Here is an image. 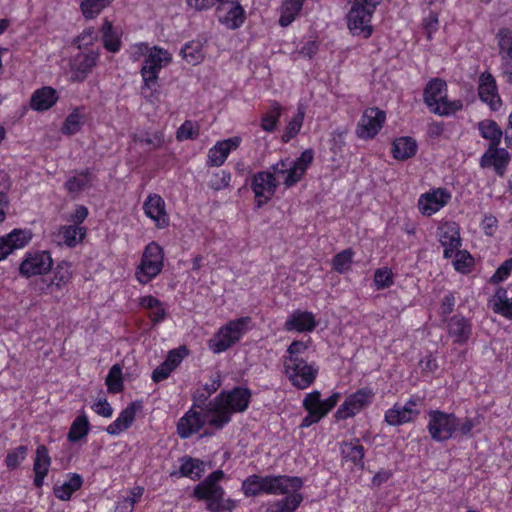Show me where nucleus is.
I'll use <instances>...</instances> for the list:
<instances>
[{
	"mask_svg": "<svg viewBox=\"0 0 512 512\" xmlns=\"http://www.w3.org/2000/svg\"><path fill=\"white\" fill-rule=\"evenodd\" d=\"M478 95L481 101L486 103L491 110L497 111L502 101L498 93V87L493 75L487 71L479 76Z\"/></svg>",
	"mask_w": 512,
	"mask_h": 512,
	"instance_id": "b1692460",
	"label": "nucleus"
},
{
	"mask_svg": "<svg viewBox=\"0 0 512 512\" xmlns=\"http://www.w3.org/2000/svg\"><path fill=\"white\" fill-rule=\"evenodd\" d=\"M317 325L315 315L309 311H293L285 322L286 331L311 332Z\"/></svg>",
	"mask_w": 512,
	"mask_h": 512,
	"instance_id": "c85d7f7f",
	"label": "nucleus"
},
{
	"mask_svg": "<svg viewBox=\"0 0 512 512\" xmlns=\"http://www.w3.org/2000/svg\"><path fill=\"white\" fill-rule=\"evenodd\" d=\"M86 232V228L82 225H63L59 227L55 239L59 245L72 248L83 242Z\"/></svg>",
	"mask_w": 512,
	"mask_h": 512,
	"instance_id": "2f4dec72",
	"label": "nucleus"
},
{
	"mask_svg": "<svg viewBox=\"0 0 512 512\" xmlns=\"http://www.w3.org/2000/svg\"><path fill=\"white\" fill-rule=\"evenodd\" d=\"M313 159V151L306 149L296 159L291 157L280 159L271 166V170L274 172L280 185H284L285 188H291L302 180L310 168Z\"/></svg>",
	"mask_w": 512,
	"mask_h": 512,
	"instance_id": "20e7f679",
	"label": "nucleus"
},
{
	"mask_svg": "<svg viewBox=\"0 0 512 512\" xmlns=\"http://www.w3.org/2000/svg\"><path fill=\"white\" fill-rule=\"evenodd\" d=\"M424 101L431 112L440 116H448L461 110V100L447 98V84L441 79L431 80L424 90Z\"/></svg>",
	"mask_w": 512,
	"mask_h": 512,
	"instance_id": "39448f33",
	"label": "nucleus"
},
{
	"mask_svg": "<svg viewBox=\"0 0 512 512\" xmlns=\"http://www.w3.org/2000/svg\"><path fill=\"white\" fill-rule=\"evenodd\" d=\"M138 140L156 149L164 145L165 136L162 131H156L153 133H148L145 136L139 137Z\"/></svg>",
	"mask_w": 512,
	"mask_h": 512,
	"instance_id": "69168bd1",
	"label": "nucleus"
},
{
	"mask_svg": "<svg viewBox=\"0 0 512 512\" xmlns=\"http://www.w3.org/2000/svg\"><path fill=\"white\" fill-rule=\"evenodd\" d=\"M304 0H284L280 9L279 24L289 26L300 13Z\"/></svg>",
	"mask_w": 512,
	"mask_h": 512,
	"instance_id": "c03bdc74",
	"label": "nucleus"
},
{
	"mask_svg": "<svg viewBox=\"0 0 512 512\" xmlns=\"http://www.w3.org/2000/svg\"><path fill=\"white\" fill-rule=\"evenodd\" d=\"M188 355L189 350L186 346L170 350L165 361L152 372V380L154 382H161L167 379Z\"/></svg>",
	"mask_w": 512,
	"mask_h": 512,
	"instance_id": "393cba45",
	"label": "nucleus"
},
{
	"mask_svg": "<svg viewBox=\"0 0 512 512\" xmlns=\"http://www.w3.org/2000/svg\"><path fill=\"white\" fill-rule=\"evenodd\" d=\"M386 120L385 113L378 108L366 109L356 128V134L359 138L367 140L374 138L381 130Z\"/></svg>",
	"mask_w": 512,
	"mask_h": 512,
	"instance_id": "6ab92c4d",
	"label": "nucleus"
},
{
	"mask_svg": "<svg viewBox=\"0 0 512 512\" xmlns=\"http://www.w3.org/2000/svg\"><path fill=\"white\" fill-rule=\"evenodd\" d=\"M493 310L507 319H512V286L500 287L491 299Z\"/></svg>",
	"mask_w": 512,
	"mask_h": 512,
	"instance_id": "f704fd0d",
	"label": "nucleus"
},
{
	"mask_svg": "<svg viewBox=\"0 0 512 512\" xmlns=\"http://www.w3.org/2000/svg\"><path fill=\"white\" fill-rule=\"evenodd\" d=\"M341 398L340 392H333L326 399H321V392L313 390L307 393L302 401V406L307 412L300 424L301 428H308L319 423L337 405Z\"/></svg>",
	"mask_w": 512,
	"mask_h": 512,
	"instance_id": "423d86ee",
	"label": "nucleus"
},
{
	"mask_svg": "<svg viewBox=\"0 0 512 512\" xmlns=\"http://www.w3.org/2000/svg\"><path fill=\"white\" fill-rule=\"evenodd\" d=\"M341 454L345 463L350 464V468L363 469L364 467V447L359 440L345 442L341 446Z\"/></svg>",
	"mask_w": 512,
	"mask_h": 512,
	"instance_id": "e433bc0d",
	"label": "nucleus"
},
{
	"mask_svg": "<svg viewBox=\"0 0 512 512\" xmlns=\"http://www.w3.org/2000/svg\"><path fill=\"white\" fill-rule=\"evenodd\" d=\"M92 185V176L88 171L76 173L70 177L66 183L65 188L70 193H80Z\"/></svg>",
	"mask_w": 512,
	"mask_h": 512,
	"instance_id": "8fccbe9b",
	"label": "nucleus"
},
{
	"mask_svg": "<svg viewBox=\"0 0 512 512\" xmlns=\"http://www.w3.org/2000/svg\"><path fill=\"white\" fill-rule=\"evenodd\" d=\"M101 38L103 47L111 52L116 53L121 48V37H122V31L118 27H114L113 24L105 19L103 21L102 27H101Z\"/></svg>",
	"mask_w": 512,
	"mask_h": 512,
	"instance_id": "c9c22d12",
	"label": "nucleus"
},
{
	"mask_svg": "<svg viewBox=\"0 0 512 512\" xmlns=\"http://www.w3.org/2000/svg\"><path fill=\"white\" fill-rule=\"evenodd\" d=\"M205 472V462L196 458L185 457L181 460L180 474L191 480H198Z\"/></svg>",
	"mask_w": 512,
	"mask_h": 512,
	"instance_id": "a18cd8bd",
	"label": "nucleus"
},
{
	"mask_svg": "<svg viewBox=\"0 0 512 512\" xmlns=\"http://www.w3.org/2000/svg\"><path fill=\"white\" fill-rule=\"evenodd\" d=\"M224 478L222 470L212 472L205 480L200 482L194 489V495L198 499L208 502V508L212 512H217L220 508V502L223 499L224 491L218 485Z\"/></svg>",
	"mask_w": 512,
	"mask_h": 512,
	"instance_id": "ddd939ff",
	"label": "nucleus"
},
{
	"mask_svg": "<svg viewBox=\"0 0 512 512\" xmlns=\"http://www.w3.org/2000/svg\"><path fill=\"white\" fill-rule=\"evenodd\" d=\"M199 135V125L193 121H185L177 130L176 138L179 141L195 139Z\"/></svg>",
	"mask_w": 512,
	"mask_h": 512,
	"instance_id": "13d9d810",
	"label": "nucleus"
},
{
	"mask_svg": "<svg viewBox=\"0 0 512 512\" xmlns=\"http://www.w3.org/2000/svg\"><path fill=\"white\" fill-rule=\"evenodd\" d=\"M99 53L91 51L88 53L80 52L71 60V79L72 81H84L92 69L96 66Z\"/></svg>",
	"mask_w": 512,
	"mask_h": 512,
	"instance_id": "a878e982",
	"label": "nucleus"
},
{
	"mask_svg": "<svg viewBox=\"0 0 512 512\" xmlns=\"http://www.w3.org/2000/svg\"><path fill=\"white\" fill-rule=\"evenodd\" d=\"M218 22L228 30L242 27L246 21V11L239 0H222L217 6Z\"/></svg>",
	"mask_w": 512,
	"mask_h": 512,
	"instance_id": "dca6fc26",
	"label": "nucleus"
},
{
	"mask_svg": "<svg viewBox=\"0 0 512 512\" xmlns=\"http://www.w3.org/2000/svg\"><path fill=\"white\" fill-rule=\"evenodd\" d=\"M242 143L240 136H233L215 143L207 154L206 165L208 167L222 166L231 152L235 151Z\"/></svg>",
	"mask_w": 512,
	"mask_h": 512,
	"instance_id": "412c9836",
	"label": "nucleus"
},
{
	"mask_svg": "<svg viewBox=\"0 0 512 512\" xmlns=\"http://www.w3.org/2000/svg\"><path fill=\"white\" fill-rule=\"evenodd\" d=\"M278 185L280 184L271 167L267 171L257 172L251 182L256 205L261 207L266 204L274 196Z\"/></svg>",
	"mask_w": 512,
	"mask_h": 512,
	"instance_id": "a211bd4d",
	"label": "nucleus"
},
{
	"mask_svg": "<svg viewBox=\"0 0 512 512\" xmlns=\"http://www.w3.org/2000/svg\"><path fill=\"white\" fill-rule=\"evenodd\" d=\"M251 400V392L244 387H236L230 391L221 392L209 404L213 410L210 421L214 429H221L231 420L233 413L243 412Z\"/></svg>",
	"mask_w": 512,
	"mask_h": 512,
	"instance_id": "f03ea898",
	"label": "nucleus"
},
{
	"mask_svg": "<svg viewBox=\"0 0 512 512\" xmlns=\"http://www.w3.org/2000/svg\"><path fill=\"white\" fill-rule=\"evenodd\" d=\"M282 113V107L279 103H273L268 112L261 119V127L267 132H273Z\"/></svg>",
	"mask_w": 512,
	"mask_h": 512,
	"instance_id": "864d4df0",
	"label": "nucleus"
},
{
	"mask_svg": "<svg viewBox=\"0 0 512 512\" xmlns=\"http://www.w3.org/2000/svg\"><path fill=\"white\" fill-rule=\"evenodd\" d=\"M113 0H82L80 11L85 19H95Z\"/></svg>",
	"mask_w": 512,
	"mask_h": 512,
	"instance_id": "09e8293b",
	"label": "nucleus"
},
{
	"mask_svg": "<svg viewBox=\"0 0 512 512\" xmlns=\"http://www.w3.org/2000/svg\"><path fill=\"white\" fill-rule=\"evenodd\" d=\"M509 162L510 155L506 149L489 146L480 159V166L482 168L492 167L498 175L503 176Z\"/></svg>",
	"mask_w": 512,
	"mask_h": 512,
	"instance_id": "cd10ccee",
	"label": "nucleus"
},
{
	"mask_svg": "<svg viewBox=\"0 0 512 512\" xmlns=\"http://www.w3.org/2000/svg\"><path fill=\"white\" fill-rule=\"evenodd\" d=\"M375 396L372 388L364 387L348 395L335 413L337 420H346L368 407Z\"/></svg>",
	"mask_w": 512,
	"mask_h": 512,
	"instance_id": "4468645a",
	"label": "nucleus"
},
{
	"mask_svg": "<svg viewBox=\"0 0 512 512\" xmlns=\"http://www.w3.org/2000/svg\"><path fill=\"white\" fill-rule=\"evenodd\" d=\"M213 410L208 404L206 409L196 411L191 408L178 421L177 433L180 438L186 439L195 433L200 432L206 426L214 428V424L210 421Z\"/></svg>",
	"mask_w": 512,
	"mask_h": 512,
	"instance_id": "9b49d317",
	"label": "nucleus"
},
{
	"mask_svg": "<svg viewBox=\"0 0 512 512\" xmlns=\"http://www.w3.org/2000/svg\"><path fill=\"white\" fill-rule=\"evenodd\" d=\"M106 385L111 393H119L123 389L122 369L119 365H113L106 377Z\"/></svg>",
	"mask_w": 512,
	"mask_h": 512,
	"instance_id": "6e6d98bb",
	"label": "nucleus"
},
{
	"mask_svg": "<svg viewBox=\"0 0 512 512\" xmlns=\"http://www.w3.org/2000/svg\"><path fill=\"white\" fill-rule=\"evenodd\" d=\"M512 271V258L505 260L492 275L490 281L492 283H500L506 280Z\"/></svg>",
	"mask_w": 512,
	"mask_h": 512,
	"instance_id": "0e129e2a",
	"label": "nucleus"
},
{
	"mask_svg": "<svg viewBox=\"0 0 512 512\" xmlns=\"http://www.w3.org/2000/svg\"><path fill=\"white\" fill-rule=\"evenodd\" d=\"M437 237L444 248V257L451 258L461 245L459 226L453 221L440 223L437 229Z\"/></svg>",
	"mask_w": 512,
	"mask_h": 512,
	"instance_id": "4be33fe9",
	"label": "nucleus"
},
{
	"mask_svg": "<svg viewBox=\"0 0 512 512\" xmlns=\"http://www.w3.org/2000/svg\"><path fill=\"white\" fill-rule=\"evenodd\" d=\"M231 173L226 170H219L212 174L209 180V187L219 191L230 185Z\"/></svg>",
	"mask_w": 512,
	"mask_h": 512,
	"instance_id": "052dcab7",
	"label": "nucleus"
},
{
	"mask_svg": "<svg viewBox=\"0 0 512 512\" xmlns=\"http://www.w3.org/2000/svg\"><path fill=\"white\" fill-rule=\"evenodd\" d=\"M480 135L490 142L489 146H498L502 138V130L498 124L490 119L478 123Z\"/></svg>",
	"mask_w": 512,
	"mask_h": 512,
	"instance_id": "49530a36",
	"label": "nucleus"
},
{
	"mask_svg": "<svg viewBox=\"0 0 512 512\" xmlns=\"http://www.w3.org/2000/svg\"><path fill=\"white\" fill-rule=\"evenodd\" d=\"M129 55L133 61L143 60L140 74L142 78L141 91L149 100L159 92V74L161 70L172 61L171 53L158 46L138 42L130 46Z\"/></svg>",
	"mask_w": 512,
	"mask_h": 512,
	"instance_id": "f257e3e1",
	"label": "nucleus"
},
{
	"mask_svg": "<svg viewBox=\"0 0 512 512\" xmlns=\"http://www.w3.org/2000/svg\"><path fill=\"white\" fill-rule=\"evenodd\" d=\"M139 408V404L135 402L130 403L119 413L117 418L106 427V432L109 435L117 436L126 431L133 424L136 417V412Z\"/></svg>",
	"mask_w": 512,
	"mask_h": 512,
	"instance_id": "7c9ffc66",
	"label": "nucleus"
},
{
	"mask_svg": "<svg viewBox=\"0 0 512 512\" xmlns=\"http://www.w3.org/2000/svg\"><path fill=\"white\" fill-rule=\"evenodd\" d=\"M143 210L157 228L164 229L169 225L170 217L166 210V203L160 195L149 194L143 203Z\"/></svg>",
	"mask_w": 512,
	"mask_h": 512,
	"instance_id": "5701e85b",
	"label": "nucleus"
},
{
	"mask_svg": "<svg viewBox=\"0 0 512 512\" xmlns=\"http://www.w3.org/2000/svg\"><path fill=\"white\" fill-rule=\"evenodd\" d=\"M6 241L10 253L24 248L32 239V233L28 229H13L10 233L2 236Z\"/></svg>",
	"mask_w": 512,
	"mask_h": 512,
	"instance_id": "37998d69",
	"label": "nucleus"
},
{
	"mask_svg": "<svg viewBox=\"0 0 512 512\" xmlns=\"http://www.w3.org/2000/svg\"><path fill=\"white\" fill-rule=\"evenodd\" d=\"M89 432L90 422L88 416L84 411H81L73 420L67 434V439L71 443H77L85 440Z\"/></svg>",
	"mask_w": 512,
	"mask_h": 512,
	"instance_id": "a19ab883",
	"label": "nucleus"
},
{
	"mask_svg": "<svg viewBox=\"0 0 512 512\" xmlns=\"http://www.w3.org/2000/svg\"><path fill=\"white\" fill-rule=\"evenodd\" d=\"M419 411L415 400L410 399L404 405L395 404L385 412V421L391 426H398L415 419Z\"/></svg>",
	"mask_w": 512,
	"mask_h": 512,
	"instance_id": "bb28decb",
	"label": "nucleus"
},
{
	"mask_svg": "<svg viewBox=\"0 0 512 512\" xmlns=\"http://www.w3.org/2000/svg\"><path fill=\"white\" fill-rule=\"evenodd\" d=\"M72 266L67 261L59 262L53 270L52 278L45 287L41 288L43 294H51L54 290H62L72 279Z\"/></svg>",
	"mask_w": 512,
	"mask_h": 512,
	"instance_id": "c756f323",
	"label": "nucleus"
},
{
	"mask_svg": "<svg viewBox=\"0 0 512 512\" xmlns=\"http://www.w3.org/2000/svg\"><path fill=\"white\" fill-rule=\"evenodd\" d=\"M458 418L440 410L428 412L427 430L434 441L443 442L457 434Z\"/></svg>",
	"mask_w": 512,
	"mask_h": 512,
	"instance_id": "9d476101",
	"label": "nucleus"
},
{
	"mask_svg": "<svg viewBox=\"0 0 512 512\" xmlns=\"http://www.w3.org/2000/svg\"><path fill=\"white\" fill-rule=\"evenodd\" d=\"M284 372L291 384L297 389L304 390L316 380L319 367L303 358H284Z\"/></svg>",
	"mask_w": 512,
	"mask_h": 512,
	"instance_id": "1a4fd4ad",
	"label": "nucleus"
},
{
	"mask_svg": "<svg viewBox=\"0 0 512 512\" xmlns=\"http://www.w3.org/2000/svg\"><path fill=\"white\" fill-rule=\"evenodd\" d=\"M51 466V458L46 446L39 445L36 449L33 470L35 473L34 485L36 487H42L44 479L49 472Z\"/></svg>",
	"mask_w": 512,
	"mask_h": 512,
	"instance_id": "72a5a7b5",
	"label": "nucleus"
},
{
	"mask_svg": "<svg viewBox=\"0 0 512 512\" xmlns=\"http://www.w3.org/2000/svg\"><path fill=\"white\" fill-rule=\"evenodd\" d=\"M53 265L51 254L45 250H28L20 262L19 275L24 278L48 273Z\"/></svg>",
	"mask_w": 512,
	"mask_h": 512,
	"instance_id": "f8f14e48",
	"label": "nucleus"
},
{
	"mask_svg": "<svg viewBox=\"0 0 512 512\" xmlns=\"http://www.w3.org/2000/svg\"><path fill=\"white\" fill-rule=\"evenodd\" d=\"M98 39V33L94 28L85 29L77 38L78 47L84 48L92 45Z\"/></svg>",
	"mask_w": 512,
	"mask_h": 512,
	"instance_id": "774afa93",
	"label": "nucleus"
},
{
	"mask_svg": "<svg viewBox=\"0 0 512 512\" xmlns=\"http://www.w3.org/2000/svg\"><path fill=\"white\" fill-rule=\"evenodd\" d=\"M353 255L354 253L351 249H346L336 254L332 263L334 270H336L338 273L348 272L351 268Z\"/></svg>",
	"mask_w": 512,
	"mask_h": 512,
	"instance_id": "4d7b16f0",
	"label": "nucleus"
},
{
	"mask_svg": "<svg viewBox=\"0 0 512 512\" xmlns=\"http://www.w3.org/2000/svg\"><path fill=\"white\" fill-rule=\"evenodd\" d=\"M393 273L391 269L383 267L374 273V283L377 289H385L393 285Z\"/></svg>",
	"mask_w": 512,
	"mask_h": 512,
	"instance_id": "680f3d73",
	"label": "nucleus"
},
{
	"mask_svg": "<svg viewBox=\"0 0 512 512\" xmlns=\"http://www.w3.org/2000/svg\"><path fill=\"white\" fill-rule=\"evenodd\" d=\"M163 264V249L158 243L152 241L143 251L141 261L135 271V278L139 283L147 284L161 273Z\"/></svg>",
	"mask_w": 512,
	"mask_h": 512,
	"instance_id": "6e6552de",
	"label": "nucleus"
},
{
	"mask_svg": "<svg viewBox=\"0 0 512 512\" xmlns=\"http://www.w3.org/2000/svg\"><path fill=\"white\" fill-rule=\"evenodd\" d=\"M84 114L80 108L74 109L65 119L61 131L65 135H74L80 131Z\"/></svg>",
	"mask_w": 512,
	"mask_h": 512,
	"instance_id": "3c124183",
	"label": "nucleus"
},
{
	"mask_svg": "<svg viewBox=\"0 0 512 512\" xmlns=\"http://www.w3.org/2000/svg\"><path fill=\"white\" fill-rule=\"evenodd\" d=\"M500 53L512 60V32L509 29H501L497 33Z\"/></svg>",
	"mask_w": 512,
	"mask_h": 512,
	"instance_id": "bf43d9fd",
	"label": "nucleus"
},
{
	"mask_svg": "<svg viewBox=\"0 0 512 512\" xmlns=\"http://www.w3.org/2000/svg\"><path fill=\"white\" fill-rule=\"evenodd\" d=\"M374 13L375 11L352 2L346 15V23L350 33L353 36L368 39L373 34L372 18Z\"/></svg>",
	"mask_w": 512,
	"mask_h": 512,
	"instance_id": "2eb2a0df",
	"label": "nucleus"
},
{
	"mask_svg": "<svg viewBox=\"0 0 512 512\" xmlns=\"http://www.w3.org/2000/svg\"><path fill=\"white\" fill-rule=\"evenodd\" d=\"M471 324L464 317L455 315L448 323V333L454 339L455 343L463 344L467 342L471 335Z\"/></svg>",
	"mask_w": 512,
	"mask_h": 512,
	"instance_id": "4c0bfd02",
	"label": "nucleus"
},
{
	"mask_svg": "<svg viewBox=\"0 0 512 512\" xmlns=\"http://www.w3.org/2000/svg\"><path fill=\"white\" fill-rule=\"evenodd\" d=\"M83 484L82 477L77 473H70L63 483H57L54 486L55 496L62 500L67 501L71 498L72 494L79 490Z\"/></svg>",
	"mask_w": 512,
	"mask_h": 512,
	"instance_id": "ea45409f",
	"label": "nucleus"
},
{
	"mask_svg": "<svg viewBox=\"0 0 512 512\" xmlns=\"http://www.w3.org/2000/svg\"><path fill=\"white\" fill-rule=\"evenodd\" d=\"M58 98V93L54 88L44 86L33 92L30 107L34 111H46L56 104Z\"/></svg>",
	"mask_w": 512,
	"mask_h": 512,
	"instance_id": "473e14b6",
	"label": "nucleus"
},
{
	"mask_svg": "<svg viewBox=\"0 0 512 512\" xmlns=\"http://www.w3.org/2000/svg\"><path fill=\"white\" fill-rule=\"evenodd\" d=\"M27 452L28 450L26 446H19L11 450L5 458L6 466L9 469H15L26 458Z\"/></svg>",
	"mask_w": 512,
	"mask_h": 512,
	"instance_id": "e2e57ef3",
	"label": "nucleus"
},
{
	"mask_svg": "<svg viewBox=\"0 0 512 512\" xmlns=\"http://www.w3.org/2000/svg\"><path fill=\"white\" fill-rule=\"evenodd\" d=\"M305 117V110L303 107H298L297 114L288 122L285 131L282 135L283 142L287 143L293 139L301 130Z\"/></svg>",
	"mask_w": 512,
	"mask_h": 512,
	"instance_id": "603ef678",
	"label": "nucleus"
},
{
	"mask_svg": "<svg viewBox=\"0 0 512 512\" xmlns=\"http://www.w3.org/2000/svg\"><path fill=\"white\" fill-rule=\"evenodd\" d=\"M183 59L191 64L197 65L204 59L203 43L200 40H193L186 43L181 49Z\"/></svg>",
	"mask_w": 512,
	"mask_h": 512,
	"instance_id": "de8ad7c7",
	"label": "nucleus"
},
{
	"mask_svg": "<svg viewBox=\"0 0 512 512\" xmlns=\"http://www.w3.org/2000/svg\"><path fill=\"white\" fill-rule=\"evenodd\" d=\"M417 152V143L411 137H399L392 144V154L397 160H406Z\"/></svg>",
	"mask_w": 512,
	"mask_h": 512,
	"instance_id": "79ce46f5",
	"label": "nucleus"
},
{
	"mask_svg": "<svg viewBox=\"0 0 512 512\" xmlns=\"http://www.w3.org/2000/svg\"><path fill=\"white\" fill-rule=\"evenodd\" d=\"M300 477L288 475L260 476L253 474L242 482L241 489L245 496H258L260 494L277 495L286 492L287 487H299Z\"/></svg>",
	"mask_w": 512,
	"mask_h": 512,
	"instance_id": "7ed1b4c3",
	"label": "nucleus"
},
{
	"mask_svg": "<svg viewBox=\"0 0 512 512\" xmlns=\"http://www.w3.org/2000/svg\"><path fill=\"white\" fill-rule=\"evenodd\" d=\"M303 486L304 481L300 477L299 487H287L286 492H279L277 495H285V497L268 502L266 512H295L304 500L301 493Z\"/></svg>",
	"mask_w": 512,
	"mask_h": 512,
	"instance_id": "aec40b11",
	"label": "nucleus"
},
{
	"mask_svg": "<svg viewBox=\"0 0 512 512\" xmlns=\"http://www.w3.org/2000/svg\"><path fill=\"white\" fill-rule=\"evenodd\" d=\"M454 260L452 262L454 269L462 274H467L471 271L474 265V259L465 250H456L453 254Z\"/></svg>",
	"mask_w": 512,
	"mask_h": 512,
	"instance_id": "5fc2aeb1",
	"label": "nucleus"
},
{
	"mask_svg": "<svg viewBox=\"0 0 512 512\" xmlns=\"http://www.w3.org/2000/svg\"><path fill=\"white\" fill-rule=\"evenodd\" d=\"M91 409L104 418H110L113 415V408L105 398H100L91 405Z\"/></svg>",
	"mask_w": 512,
	"mask_h": 512,
	"instance_id": "338daca9",
	"label": "nucleus"
},
{
	"mask_svg": "<svg viewBox=\"0 0 512 512\" xmlns=\"http://www.w3.org/2000/svg\"><path fill=\"white\" fill-rule=\"evenodd\" d=\"M249 323V317H241L221 326L208 341L209 349L215 354L228 350L241 340L248 331Z\"/></svg>",
	"mask_w": 512,
	"mask_h": 512,
	"instance_id": "0eeeda50",
	"label": "nucleus"
},
{
	"mask_svg": "<svg viewBox=\"0 0 512 512\" xmlns=\"http://www.w3.org/2000/svg\"><path fill=\"white\" fill-rule=\"evenodd\" d=\"M139 306L148 311V317L154 324H159L166 318V308L164 304L152 295H146L139 298Z\"/></svg>",
	"mask_w": 512,
	"mask_h": 512,
	"instance_id": "58836bf2",
	"label": "nucleus"
},
{
	"mask_svg": "<svg viewBox=\"0 0 512 512\" xmlns=\"http://www.w3.org/2000/svg\"><path fill=\"white\" fill-rule=\"evenodd\" d=\"M452 198L451 192L444 187H437L421 194L417 201L420 214L430 217L443 209Z\"/></svg>",
	"mask_w": 512,
	"mask_h": 512,
	"instance_id": "f3484780",
	"label": "nucleus"
}]
</instances>
